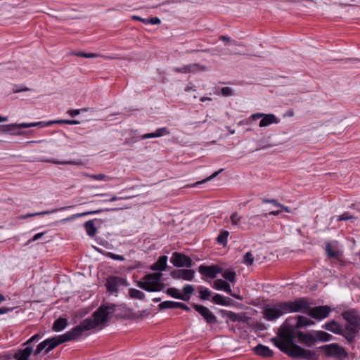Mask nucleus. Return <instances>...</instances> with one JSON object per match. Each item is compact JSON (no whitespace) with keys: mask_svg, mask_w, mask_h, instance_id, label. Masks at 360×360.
<instances>
[{"mask_svg":"<svg viewBox=\"0 0 360 360\" xmlns=\"http://www.w3.org/2000/svg\"><path fill=\"white\" fill-rule=\"evenodd\" d=\"M75 55L77 56L84 57V58H96L98 56V55L96 53H85V52H78V53H75Z\"/></svg>","mask_w":360,"mask_h":360,"instance_id":"obj_46","label":"nucleus"},{"mask_svg":"<svg viewBox=\"0 0 360 360\" xmlns=\"http://www.w3.org/2000/svg\"><path fill=\"white\" fill-rule=\"evenodd\" d=\"M294 115V112L292 110H288L286 113L283 115V117L289 116L292 117Z\"/></svg>","mask_w":360,"mask_h":360,"instance_id":"obj_60","label":"nucleus"},{"mask_svg":"<svg viewBox=\"0 0 360 360\" xmlns=\"http://www.w3.org/2000/svg\"><path fill=\"white\" fill-rule=\"evenodd\" d=\"M68 113L70 116L75 117L80 113V110H70L68 111Z\"/></svg>","mask_w":360,"mask_h":360,"instance_id":"obj_54","label":"nucleus"},{"mask_svg":"<svg viewBox=\"0 0 360 360\" xmlns=\"http://www.w3.org/2000/svg\"><path fill=\"white\" fill-rule=\"evenodd\" d=\"M230 220L233 226H237L239 229H245V219L237 212H233L230 217Z\"/></svg>","mask_w":360,"mask_h":360,"instance_id":"obj_19","label":"nucleus"},{"mask_svg":"<svg viewBox=\"0 0 360 360\" xmlns=\"http://www.w3.org/2000/svg\"><path fill=\"white\" fill-rule=\"evenodd\" d=\"M200 298L202 300H208L211 295V292L207 288H203L202 287L198 288Z\"/></svg>","mask_w":360,"mask_h":360,"instance_id":"obj_35","label":"nucleus"},{"mask_svg":"<svg viewBox=\"0 0 360 360\" xmlns=\"http://www.w3.org/2000/svg\"><path fill=\"white\" fill-rule=\"evenodd\" d=\"M279 122V120L277 119V117L271 114V124L272 123H278Z\"/></svg>","mask_w":360,"mask_h":360,"instance_id":"obj_59","label":"nucleus"},{"mask_svg":"<svg viewBox=\"0 0 360 360\" xmlns=\"http://www.w3.org/2000/svg\"><path fill=\"white\" fill-rule=\"evenodd\" d=\"M56 123H63L68 124H78L79 122L75 120H60L55 122Z\"/></svg>","mask_w":360,"mask_h":360,"instance_id":"obj_47","label":"nucleus"},{"mask_svg":"<svg viewBox=\"0 0 360 360\" xmlns=\"http://www.w3.org/2000/svg\"><path fill=\"white\" fill-rule=\"evenodd\" d=\"M254 351L257 355L264 357L270 356V349L268 347L264 346L261 344H259L257 346H256L254 348Z\"/></svg>","mask_w":360,"mask_h":360,"instance_id":"obj_28","label":"nucleus"},{"mask_svg":"<svg viewBox=\"0 0 360 360\" xmlns=\"http://www.w3.org/2000/svg\"><path fill=\"white\" fill-rule=\"evenodd\" d=\"M131 18L135 20L141 21V22H143L144 24H148V18H141L140 16H137V15H133V16H131Z\"/></svg>","mask_w":360,"mask_h":360,"instance_id":"obj_51","label":"nucleus"},{"mask_svg":"<svg viewBox=\"0 0 360 360\" xmlns=\"http://www.w3.org/2000/svg\"><path fill=\"white\" fill-rule=\"evenodd\" d=\"M264 316L266 320H270V306L267 304L263 311Z\"/></svg>","mask_w":360,"mask_h":360,"instance_id":"obj_49","label":"nucleus"},{"mask_svg":"<svg viewBox=\"0 0 360 360\" xmlns=\"http://www.w3.org/2000/svg\"><path fill=\"white\" fill-rule=\"evenodd\" d=\"M13 310V308H7V307H2L0 308V314H4L8 311H11Z\"/></svg>","mask_w":360,"mask_h":360,"instance_id":"obj_55","label":"nucleus"},{"mask_svg":"<svg viewBox=\"0 0 360 360\" xmlns=\"http://www.w3.org/2000/svg\"><path fill=\"white\" fill-rule=\"evenodd\" d=\"M271 339V342L283 352L292 359L304 360H319V354L317 352L304 349L297 343L306 347H312L316 340L328 342L331 339Z\"/></svg>","mask_w":360,"mask_h":360,"instance_id":"obj_1","label":"nucleus"},{"mask_svg":"<svg viewBox=\"0 0 360 360\" xmlns=\"http://www.w3.org/2000/svg\"><path fill=\"white\" fill-rule=\"evenodd\" d=\"M212 288L217 290H224L227 293H231V288L230 284L222 279H217L214 281Z\"/></svg>","mask_w":360,"mask_h":360,"instance_id":"obj_20","label":"nucleus"},{"mask_svg":"<svg viewBox=\"0 0 360 360\" xmlns=\"http://www.w3.org/2000/svg\"><path fill=\"white\" fill-rule=\"evenodd\" d=\"M320 348L325 351L326 356H333L340 360L344 359L347 356L345 349L336 344L326 345Z\"/></svg>","mask_w":360,"mask_h":360,"instance_id":"obj_9","label":"nucleus"},{"mask_svg":"<svg viewBox=\"0 0 360 360\" xmlns=\"http://www.w3.org/2000/svg\"><path fill=\"white\" fill-rule=\"evenodd\" d=\"M179 305H178V309H184V310H189V308L184 303H181V302H179Z\"/></svg>","mask_w":360,"mask_h":360,"instance_id":"obj_56","label":"nucleus"},{"mask_svg":"<svg viewBox=\"0 0 360 360\" xmlns=\"http://www.w3.org/2000/svg\"><path fill=\"white\" fill-rule=\"evenodd\" d=\"M152 138H155L154 132L145 134L141 136V139H142V140L146 139H152Z\"/></svg>","mask_w":360,"mask_h":360,"instance_id":"obj_53","label":"nucleus"},{"mask_svg":"<svg viewBox=\"0 0 360 360\" xmlns=\"http://www.w3.org/2000/svg\"><path fill=\"white\" fill-rule=\"evenodd\" d=\"M195 91V88L193 87V86L192 84H189L185 88V91Z\"/></svg>","mask_w":360,"mask_h":360,"instance_id":"obj_57","label":"nucleus"},{"mask_svg":"<svg viewBox=\"0 0 360 360\" xmlns=\"http://www.w3.org/2000/svg\"><path fill=\"white\" fill-rule=\"evenodd\" d=\"M326 251L327 253V255L330 257L336 258L338 256V254L337 252L333 250L332 245L330 243H328L326 245Z\"/></svg>","mask_w":360,"mask_h":360,"instance_id":"obj_40","label":"nucleus"},{"mask_svg":"<svg viewBox=\"0 0 360 360\" xmlns=\"http://www.w3.org/2000/svg\"><path fill=\"white\" fill-rule=\"evenodd\" d=\"M129 295L131 298L137 300H143L145 297V295L143 292L135 288L129 289Z\"/></svg>","mask_w":360,"mask_h":360,"instance_id":"obj_32","label":"nucleus"},{"mask_svg":"<svg viewBox=\"0 0 360 360\" xmlns=\"http://www.w3.org/2000/svg\"><path fill=\"white\" fill-rule=\"evenodd\" d=\"M162 274L155 272L144 276L142 281L138 282L137 285L148 292H160L165 289V284L162 281Z\"/></svg>","mask_w":360,"mask_h":360,"instance_id":"obj_5","label":"nucleus"},{"mask_svg":"<svg viewBox=\"0 0 360 360\" xmlns=\"http://www.w3.org/2000/svg\"><path fill=\"white\" fill-rule=\"evenodd\" d=\"M193 307L196 311L200 314L209 323L217 322V319L213 313L206 307L200 304H194Z\"/></svg>","mask_w":360,"mask_h":360,"instance_id":"obj_13","label":"nucleus"},{"mask_svg":"<svg viewBox=\"0 0 360 360\" xmlns=\"http://www.w3.org/2000/svg\"><path fill=\"white\" fill-rule=\"evenodd\" d=\"M35 340L28 339L27 342L22 344V348L19 349L14 355L15 360H29L31 354H34V345L32 342Z\"/></svg>","mask_w":360,"mask_h":360,"instance_id":"obj_8","label":"nucleus"},{"mask_svg":"<svg viewBox=\"0 0 360 360\" xmlns=\"http://www.w3.org/2000/svg\"><path fill=\"white\" fill-rule=\"evenodd\" d=\"M314 304V302L311 299L303 297L294 301L271 305V320L276 319L286 313H308L310 307Z\"/></svg>","mask_w":360,"mask_h":360,"instance_id":"obj_4","label":"nucleus"},{"mask_svg":"<svg viewBox=\"0 0 360 360\" xmlns=\"http://www.w3.org/2000/svg\"><path fill=\"white\" fill-rule=\"evenodd\" d=\"M354 217L352 215H349L348 213L345 212L340 216L333 217L331 218V221L336 220V221H342V220H348L350 219H353Z\"/></svg>","mask_w":360,"mask_h":360,"instance_id":"obj_42","label":"nucleus"},{"mask_svg":"<svg viewBox=\"0 0 360 360\" xmlns=\"http://www.w3.org/2000/svg\"><path fill=\"white\" fill-rule=\"evenodd\" d=\"M221 94L224 97L231 96L233 95V89L229 86L222 87Z\"/></svg>","mask_w":360,"mask_h":360,"instance_id":"obj_41","label":"nucleus"},{"mask_svg":"<svg viewBox=\"0 0 360 360\" xmlns=\"http://www.w3.org/2000/svg\"><path fill=\"white\" fill-rule=\"evenodd\" d=\"M261 117H263L262 119V120L260 121L259 124V126L260 127H266L268 125L270 124V114H262V113H255V114H253L251 115V118H252L253 120H257V119H259Z\"/></svg>","mask_w":360,"mask_h":360,"instance_id":"obj_22","label":"nucleus"},{"mask_svg":"<svg viewBox=\"0 0 360 360\" xmlns=\"http://www.w3.org/2000/svg\"><path fill=\"white\" fill-rule=\"evenodd\" d=\"M7 120H8V117H3V116L0 115V122H6Z\"/></svg>","mask_w":360,"mask_h":360,"instance_id":"obj_63","label":"nucleus"},{"mask_svg":"<svg viewBox=\"0 0 360 360\" xmlns=\"http://www.w3.org/2000/svg\"><path fill=\"white\" fill-rule=\"evenodd\" d=\"M167 257L166 255L161 256L158 260L151 266L150 269L153 271H164L167 266Z\"/></svg>","mask_w":360,"mask_h":360,"instance_id":"obj_21","label":"nucleus"},{"mask_svg":"<svg viewBox=\"0 0 360 360\" xmlns=\"http://www.w3.org/2000/svg\"><path fill=\"white\" fill-rule=\"evenodd\" d=\"M226 129H228V131H229V133L231 134H233L235 133V130L234 129H231L230 127H226Z\"/></svg>","mask_w":360,"mask_h":360,"instance_id":"obj_64","label":"nucleus"},{"mask_svg":"<svg viewBox=\"0 0 360 360\" xmlns=\"http://www.w3.org/2000/svg\"><path fill=\"white\" fill-rule=\"evenodd\" d=\"M342 316L345 321L344 329L346 335H355L360 330V315L356 309L346 310L342 312Z\"/></svg>","mask_w":360,"mask_h":360,"instance_id":"obj_6","label":"nucleus"},{"mask_svg":"<svg viewBox=\"0 0 360 360\" xmlns=\"http://www.w3.org/2000/svg\"><path fill=\"white\" fill-rule=\"evenodd\" d=\"M108 257L115 259V260H119V261H124V257L122 255H116L114 253L108 252Z\"/></svg>","mask_w":360,"mask_h":360,"instance_id":"obj_48","label":"nucleus"},{"mask_svg":"<svg viewBox=\"0 0 360 360\" xmlns=\"http://www.w3.org/2000/svg\"><path fill=\"white\" fill-rule=\"evenodd\" d=\"M154 133L155 138L169 135L170 134L169 131L166 127L159 128Z\"/></svg>","mask_w":360,"mask_h":360,"instance_id":"obj_39","label":"nucleus"},{"mask_svg":"<svg viewBox=\"0 0 360 360\" xmlns=\"http://www.w3.org/2000/svg\"><path fill=\"white\" fill-rule=\"evenodd\" d=\"M148 24H151V25H158V24H160V22H161L160 19L157 17L148 18Z\"/></svg>","mask_w":360,"mask_h":360,"instance_id":"obj_50","label":"nucleus"},{"mask_svg":"<svg viewBox=\"0 0 360 360\" xmlns=\"http://www.w3.org/2000/svg\"><path fill=\"white\" fill-rule=\"evenodd\" d=\"M314 322L302 316L290 317L281 326L277 338H331V335L324 331H315L309 335H305L297 330Z\"/></svg>","mask_w":360,"mask_h":360,"instance_id":"obj_3","label":"nucleus"},{"mask_svg":"<svg viewBox=\"0 0 360 360\" xmlns=\"http://www.w3.org/2000/svg\"><path fill=\"white\" fill-rule=\"evenodd\" d=\"M69 207H60V208L53 209L52 210H46V211H43V212H39L27 214H25V215L20 216L19 219H27V218L34 217V216L46 215V214H51V213H55V212H56L58 211L68 209Z\"/></svg>","mask_w":360,"mask_h":360,"instance_id":"obj_23","label":"nucleus"},{"mask_svg":"<svg viewBox=\"0 0 360 360\" xmlns=\"http://www.w3.org/2000/svg\"><path fill=\"white\" fill-rule=\"evenodd\" d=\"M170 262L174 266L177 267H191L193 264V260L189 257L177 252L172 254Z\"/></svg>","mask_w":360,"mask_h":360,"instance_id":"obj_10","label":"nucleus"},{"mask_svg":"<svg viewBox=\"0 0 360 360\" xmlns=\"http://www.w3.org/2000/svg\"><path fill=\"white\" fill-rule=\"evenodd\" d=\"M326 329L331 331L338 335H345V331L344 329V326L340 325L338 322L335 321H332L326 324Z\"/></svg>","mask_w":360,"mask_h":360,"instance_id":"obj_17","label":"nucleus"},{"mask_svg":"<svg viewBox=\"0 0 360 360\" xmlns=\"http://www.w3.org/2000/svg\"><path fill=\"white\" fill-rule=\"evenodd\" d=\"M167 294L174 298L183 301H188L190 299L189 296L180 293L179 290L175 288H169L167 290Z\"/></svg>","mask_w":360,"mask_h":360,"instance_id":"obj_24","label":"nucleus"},{"mask_svg":"<svg viewBox=\"0 0 360 360\" xmlns=\"http://www.w3.org/2000/svg\"><path fill=\"white\" fill-rule=\"evenodd\" d=\"M283 212L289 213L290 210L288 207L280 204L277 200L271 199V215H279Z\"/></svg>","mask_w":360,"mask_h":360,"instance_id":"obj_18","label":"nucleus"},{"mask_svg":"<svg viewBox=\"0 0 360 360\" xmlns=\"http://www.w3.org/2000/svg\"><path fill=\"white\" fill-rule=\"evenodd\" d=\"M116 308L117 305L115 304H102L93 313L91 317L82 321L79 325L72 328L71 332L54 338H77L82 335L84 331L89 330L104 324L112 316Z\"/></svg>","mask_w":360,"mask_h":360,"instance_id":"obj_2","label":"nucleus"},{"mask_svg":"<svg viewBox=\"0 0 360 360\" xmlns=\"http://www.w3.org/2000/svg\"><path fill=\"white\" fill-rule=\"evenodd\" d=\"M212 302L214 304H217L219 305H222V306L229 305V301L227 300V299L220 294H216L214 296H213Z\"/></svg>","mask_w":360,"mask_h":360,"instance_id":"obj_30","label":"nucleus"},{"mask_svg":"<svg viewBox=\"0 0 360 360\" xmlns=\"http://www.w3.org/2000/svg\"><path fill=\"white\" fill-rule=\"evenodd\" d=\"M253 262H254V257H253L252 253L250 252H246L245 255H244L243 262L244 264H246L247 265H251V264H252Z\"/></svg>","mask_w":360,"mask_h":360,"instance_id":"obj_43","label":"nucleus"},{"mask_svg":"<svg viewBox=\"0 0 360 360\" xmlns=\"http://www.w3.org/2000/svg\"><path fill=\"white\" fill-rule=\"evenodd\" d=\"M195 289L193 285L187 284L183 288V295H186L187 296H189L190 295L193 294Z\"/></svg>","mask_w":360,"mask_h":360,"instance_id":"obj_45","label":"nucleus"},{"mask_svg":"<svg viewBox=\"0 0 360 360\" xmlns=\"http://www.w3.org/2000/svg\"><path fill=\"white\" fill-rule=\"evenodd\" d=\"M200 101L201 102H205V101H212V98H210V97H205V96H202L200 98Z\"/></svg>","mask_w":360,"mask_h":360,"instance_id":"obj_61","label":"nucleus"},{"mask_svg":"<svg viewBox=\"0 0 360 360\" xmlns=\"http://www.w3.org/2000/svg\"><path fill=\"white\" fill-rule=\"evenodd\" d=\"M72 340L73 339H45V340L40 342L36 349L34 350V356H37L44 350V354H46L58 345Z\"/></svg>","mask_w":360,"mask_h":360,"instance_id":"obj_7","label":"nucleus"},{"mask_svg":"<svg viewBox=\"0 0 360 360\" xmlns=\"http://www.w3.org/2000/svg\"><path fill=\"white\" fill-rule=\"evenodd\" d=\"M90 178L96 181H111L113 179V177L103 174H94V176H90Z\"/></svg>","mask_w":360,"mask_h":360,"instance_id":"obj_36","label":"nucleus"},{"mask_svg":"<svg viewBox=\"0 0 360 360\" xmlns=\"http://www.w3.org/2000/svg\"><path fill=\"white\" fill-rule=\"evenodd\" d=\"M178 305H179V302H173V301H165L161 302L159 304V308L160 309H178Z\"/></svg>","mask_w":360,"mask_h":360,"instance_id":"obj_31","label":"nucleus"},{"mask_svg":"<svg viewBox=\"0 0 360 360\" xmlns=\"http://www.w3.org/2000/svg\"><path fill=\"white\" fill-rule=\"evenodd\" d=\"M195 273V271L193 269L174 270L171 273V276L175 279L181 278L186 281H192Z\"/></svg>","mask_w":360,"mask_h":360,"instance_id":"obj_14","label":"nucleus"},{"mask_svg":"<svg viewBox=\"0 0 360 360\" xmlns=\"http://www.w3.org/2000/svg\"><path fill=\"white\" fill-rule=\"evenodd\" d=\"M44 235V233L41 232V233H37L35 234L32 238L31 240H30L29 242H34V241H36L40 238H42V236Z\"/></svg>","mask_w":360,"mask_h":360,"instance_id":"obj_52","label":"nucleus"},{"mask_svg":"<svg viewBox=\"0 0 360 360\" xmlns=\"http://www.w3.org/2000/svg\"><path fill=\"white\" fill-rule=\"evenodd\" d=\"M124 198L122 197H117L115 195H113L110 200L109 201L110 202H113V201H115L117 200H120V199H123Z\"/></svg>","mask_w":360,"mask_h":360,"instance_id":"obj_62","label":"nucleus"},{"mask_svg":"<svg viewBox=\"0 0 360 360\" xmlns=\"http://www.w3.org/2000/svg\"><path fill=\"white\" fill-rule=\"evenodd\" d=\"M223 171H224V169H220L219 171L214 172L212 175H210L207 178H206V179H203L202 181H198L195 184H194L193 186H195L196 185H198V184H201L205 183V182H207L208 181H210V180L213 179L214 178L217 177Z\"/></svg>","mask_w":360,"mask_h":360,"instance_id":"obj_37","label":"nucleus"},{"mask_svg":"<svg viewBox=\"0 0 360 360\" xmlns=\"http://www.w3.org/2000/svg\"><path fill=\"white\" fill-rule=\"evenodd\" d=\"M68 326V319L65 318H59L55 321L53 329L55 331L59 332Z\"/></svg>","mask_w":360,"mask_h":360,"instance_id":"obj_27","label":"nucleus"},{"mask_svg":"<svg viewBox=\"0 0 360 360\" xmlns=\"http://www.w3.org/2000/svg\"><path fill=\"white\" fill-rule=\"evenodd\" d=\"M84 228L86 231V233L91 236L94 237L96 233V228L94 225L93 220H89L84 223Z\"/></svg>","mask_w":360,"mask_h":360,"instance_id":"obj_29","label":"nucleus"},{"mask_svg":"<svg viewBox=\"0 0 360 360\" xmlns=\"http://www.w3.org/2000/svg\"><path fill=\"white\" fill-rule=\"evenodd\" d=\"M154 133L155 138L169 135L170 134L169 131L166 127L159 128Z\"/></svg>","mask_w":360,"mask_h":360,"instance_id":"obj_38","label":"nucleus"},{"mask_svg":"<svg viewBox=\"0 0 360 360\" xmlns=\"http://www.w3.org/2000/svg\"><path fill=\"white\" fill-rule=\"evenodd\" d=\"M198 271L202 276L215 278L218 274L222 272V268L218 265L205 266L202 264L199 266Z\"/></svg>","mask_w":360,"mask_h":360,"instance_id":"obj_11","label":"nucleus"},{"mask_svg":"<svg viewBox=\"0 0 360 360\" xmlns=\"http://www.w3.org/2000/svg\"><path fill=\"white\" fill-rule=\"evenodd\" d=\"M47 162H52L57 165H82L80 161L72 160V161H58L56 160H46Z\"/></svg>","mask_w":360,"mask_h":360,"instance_id":"obj_33","label":"nucleus"},{"mask_svg":"<svg viewBox=\"0 0 360 360\" xmlns=\"http://www.w3.org/2000/svg\"><path fill=\"white\" fill-rule=\"evenodd\" d=\"M197 68H199L200 70H206L205 67L201 66L198 63H193L181 68H174V71L179 73H188L196 71Z\"/></svg>","mask_w":360,"mask_h":360,"instance_id":"obj_16","label":"nucleus"},{"mask_svg":"<svg viewBox=\"0 0 360 360\" xmlns=\"http://www.w3.org/2000/svg\"><path fill=\"white\" fill-rule=\"evenodd\" d=\"M219 39H220V40L229 42V43H230L231 44H233V45L241 46H244L242 43H238L236 41L231 40L229 37H227V36H225V35L221 36L219 37Z\"/></svg>","mask_w":360,"mask_h":360,"instance_id":"obj_44","label":"nucleus"},{"mask_svg":"<svg viewBox=\"0 0 360 360\" xmlns=\"http://www.w3.org/2000/svg\"><path fill=\"white\" fill-rule=\"evenodd\" d=\"M124 283V280L117 276H112L107 279L106 288L111 292H116L119 290V288Z\"/></svg>","mask_w":360,"mask_h":360,"instance_id":"obj_15","label":"nucleus"},{"mask_svg":"<svg viewBox=\"0 0 360 360\" xmlns=\"http://www.w3.org/2000/svg\"><path fill=\"white\" fill-rule=\"evenodd\" d=\"M229 294L231 295L232 297L236 298L238 300H243V297L240 295H239L238 294L232 293V291L231 292V293H229Z\"/></svg>","mask_w":360,"mask_h":360,"instance_id":"obj_58","label":"nucleus"},{"mask_svg":"<svg viewBox=\"0 0 360 360\" xmlns=\"http://www.w3.org/2000/svg\"><path fill=\"white\" fill-rule=\"evenodd\" d=\"M103 211V210L100 209V210H97L84 212L82 213H77V214H72V216H70L68 218L63 219V221H71V220H74V219H77L81 217L98 214V213L102 212Z\"/></svg>","mask_w":360,"mask_h":360,"instance_id":"obj_25","label":"nucleus"},{"mask_svg":"<svg viewBox=\"0 0 360 360\" xmlns=\"http://www.w3.org/2000/svg\"><path fill=\"white\" fill-rule=\"evenodd\" d=\"M229 235L228 231H224L221 232L217 238V241L218 243L225 246L227 244V238Z\"/></svg>","mask_w":360,"mask_h":360,"instance_id":"obj_34","label":"nucleus"},{"mask_svg":"<svg viewBox=\"0 0 360 360\" xmlns=\"http://www.w3.org/2000/svg\"><path fill=\"white\" fill-rule=\"evenodd\" d=\"M222 277L227 281H229L232 283L236 281V274L234 271L231 269L224 270L222 269V272H221Z\"/></svg>","mask_w":360,"mask_h":360,"instance_id":"obj_26","label":"nucleus"},{"mask_svg":"<svg viewBox=\"0 0 360 360\" xmlns=\"http://www.w3.org/2000/svg\"><path fill=\"white\" fill-rule=\"evenodd\" d=\"M330 309L328 306H319L310 307L308 314L310 316L316 319H322L326 318L330 314Z\"/></svg>","mask_w":360,"mask_h":360,"instance_id":"obj_12","label":"nucleus"}]
</instances>
